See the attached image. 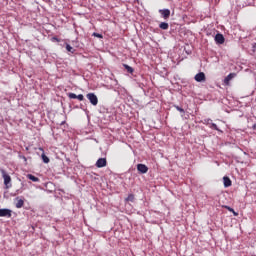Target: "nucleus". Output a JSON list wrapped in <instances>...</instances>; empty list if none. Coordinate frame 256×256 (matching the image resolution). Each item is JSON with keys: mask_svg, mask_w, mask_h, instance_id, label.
<instances>
[{"mask_svg": "<svg viewBox=\"0 0 256 256\" xmlns=\"http://www.w3.org/2000/svg\"><path fill=\"white\" fill-rule=\"evenodd\" d=\"M86 97L90 101L91 105L97 107V105L99 104V98H97V95H95V93H88Z\"/></svg>", "mask_w": 256, "mask_h": 256, "instance_id": "obj_1", "label": "nucleus"}, {"mask_svg": "<svg viewBox=\"0 0 256 256\" xmlns=\"http://www.w3.org/2000/svg\"><path fill=\"white\" fill-rule=\"evenodd\" d=\"M0 172L4 179V185L6 186V189H9V183H11V176H9V174H7V172L3 169H0Z\"/></svg>", "mask_w": 256, "mask_h": 256, "instance_id": "obj_2", "label": "nucleus"}, {"mask_svg": "<svg viewBox=\"0 0 256 256\" xmlns=\"http://www.w3.org/2000/svg\"><path fill=\"white\" fill-rule=\"evenodd\" d=\"M13 211L11 209L3 208L0 209V217H8L11 218Z\"/></svg>", "mask_w": 256, "mask_h": 256, "instance_id": "obj_3", "label": "nucleus"}, {"mask_svg": "<svg viewBox=\"0 0 256 256\" xmlns=\"http://www.w3.org/2000/svg\"><path fill=\"white\" fill-rule=\"evenodd\" d=\"M96 167L101 169L103 167H107V159L106 158H99L96 162Z\"/></svg>", "mask_w": 256, "mask_h": 256, "instance_id": "obj_4", "label": "nucleus"}, {"mask_svg": "<svg viewBox=\"0 0 256 256\" xmlns=\"http://www.w3.org/2000/svg\"><path fill=\"white\" fill-rule=\"evenodd\" d=\"M215 42H216L218 45H223V43H225V37L223 36V34H221V33L216 34V36H215Z\"/></svg>", "mask_w": 256, "mask_h": 256, "instance_id": "obj_5", "label": "nucleus"}, {"mask_svg": "<svg viewBox=\"0 0 256 256\" xmlns=\"http://www.w3.org/2000/svg\"><path fill=\"white\" fill-rule=\"evenodd\" d=\"M194 79L197 83H202V81H206L207 78L205 77V73L200 72L195 75Z\"/></svg>", "mask_w": 256, "mask_h": 256, "instance_id": "obj_6", "label": "nucleus"}, {"mask_svg": "<svg viewBox=\"0 0 256 256\" xmlns=\"http://www.w3.org/2000/svg\"><path fill=\"white\" fill-rule=\"evenodd\" d=\"M69 99H78V101H84L85 100V96H83V94H75V93H69L68 94Z\"/></svg>", "mask_w": 256, "mask_h": 256, "instance_id": "obj_7", "label": "nucleus"}, {"mask_svg": "<svg viewBox=\"0 0 256 256\" xmlns=\"http://www.w3.org/2000/svg\"><path fill=\"white\" fill-rule=\"evenodd\" d=\"M137 171H139V173L145 174L147 171H149V167H147L145 164H138Z\"/></svg>", "mask_w": 256, "mask_h": 256, "instance_id": "obj_8", "label": "nucleus"}, {"mask_svg": "<svg viewBox=\"0 0 256 256\" xmlns=\"http://www.w3.org/2000/svg\"><path fill=\"white\" fill-rule=\"evenodd\" d=\"M159 13L162 15L163 19H169V17H171V10L169 9L159 10Z\"/></svg>", "mask_w": 256, "mask_h": 256, "instance_id": "obj_9", "label": "nucleus"}, {"mask_svg": "<svg viewBox=\"0 0 256 256\" xmlns=\"http://www.w3.org/2000/svg\"><path fill=\"white\" fill-rule=\"evenodd\" d=\"M236 75L237 74H235V73H230L227 77H225L224 84L229 85V83H231V80L235 79Z\"/></svg>", "mask_w": 256, "mask_h": 256, "instance_id": "obj_10", "label": "nucleus"}, {"mask_svg": "<svg viewBox=\"0 0 256 256\" xmlns=\"http://www.w3.org/2000/svg\"><path fill=\"white\" fill-rule=\"evenodd\" d=\"M223 183H224V187H231V185H233V183L231 182V178L227 176L223 177Z\"/></svg>", "mask_w": 256, "mask_h": 256, "instance_id": "obj_11", "label": "nucleus"}, {"mask_svg": "<svg viewBox=\"0 0 256 256\" xmlns=\"http://www.w3.org/2000/svg\"><path fill=\"white\" fill-rule=\"evenodd\" d=\"M222 207H223V209H227V211H230V213H233L234 217H237L239 215V213L235 212V210L233 208H231L230 206L224 205Z\"/></svg>", "mask_w": 256, "mask_h": 256, "instance_id": "obj_12", "label": "nucleus"}, {"mask_svg": "<svg viewBox=\"0 0 256 256\" xmlns=\"http://www.w3.org/2000/svg\"><path fill=\"white\" fill-rule=\"evenodd\" d=\"M27 179H30V181H33L34 183H39V178H37L33 174H28Z\"/></svg>", "mask_w": 256, "mask_h": 256, "instance_id": "obj_13", "label": "nucleus"}, {"mask_svg": "<svg viewBox=\"0 0 256 256\" xmlns=\"http://www.w3.org/2000/svg\"><path fill=\"white\" fill-rule=\"evenodd\" d=\"M123 67H124V69H126V71L128 73L133 74L135 72V69H133V67H131V66L127 65V64H123Z\"/></svg>", "mask_w": 256, "mask_h": 256, "instance_id": "obj_14", "label": "nucleus"}, {"mask_svg": "<svg viewBox=\"0 0 256 256\" xmlns=\"http://www.w3.org/2000/svg\"><path fill=\"white\" fill-rule=\"evenodd\" d=\"M160 29H163V31H167L169 29V23L162 22L159 24Z\"/></svg>", "mask_w": 256, "mask_h": 256, "instance_id": "obj_15", "label": "nucleus"}, {"mask_svg": "<svg viewBox=\"0 0 256 256\" xmlns=\"http://www.w3.org/2000/svg\"><path fill=\"white\" fill-rule=\"evenodd\" d=\"M23 205H25V201H23V199H20L16 203V208L21 209V207H23Z\"/></svg>", "mask_w": 256, "mask_h": 256, "instance_id": "obj_16", "label": "nucleus"}, {"mask_svg": "<svg viewBox=\"0 0 256 256\" xmlns=\"http://www.w3.org/2000/svg\"><path fill=\"white\" fill-rule=\"evenodd\" d=\"M125 201H130L131 203H133V201H135V195L129 194Z\"/></svg>", "mask_w": 256, "mask_h": 256, "instance_id": "obj_17", "label": "nucleus"}, {"mask_svg": "<svg viewBox=\"0 0 256 256\" xmlns=\"http://www.w3.org/2000/svg\"><path fill=\"white\" fill-rule=\"evenodd\" d=\"M41 157H42L43 163H49V161H50L49 157H47V155H45V153H42Z\"/></svg>", "mask_w": 256, "mask_h": 256, "instance_id": "obj_18", "label": "nucleus"}, {"mask_svg": "<svg viewBox=\"0 0 256 256\" xmlns=\"http://www.w3.org/2000/svg\"><path fill=\"white\" fill-rule=\"evenodd\" d=\"M92 36H93V37H97L98 39H103V34H99V33H96V32H94V33L92 34Z\"/></svg>", "mask_w": 256, "mask_h": 256, "instance_id": "obj_19", "label": "nucleus"}, {"mask_svg": "<svg viewBox=\"0 0 256 256\" xmlns=\"http://www.w3.org/2000/svg\"><path fill=\"white\" fill-rule=\"evenodd\" d=\"M66 50L69 52V53H73V47L69 44L66 45Z\"/></svg>", "mask_w": 256, "mask_h": 256, "instance_id": "obj_20", "label": "nucleus"}, {"mask_svg": "<svg viewBox=\"0 0 256 256\" xmlns=\"http://www.w3.org/2000/svg\"><path fill=\"white\" fill-rule=\"evenodd\" d=\"M211 129H214L215 131H220L219 130V127H217V124L215 123H212L211 126H210Z\"/></svg>", "mask_w": 256, "mask_h": 256, "instance_id": "obj_21", "label": "nucleus"}, {"mask_svg": "<svg viewBox=\"0 0 256 256\" xmlns=\"http://www.w3.org/2000/svg\"><path fill=\"white\" fill-rule=\"evenodd\" d=\"M177 111H179L180 113H185V110L179 106H176Z\"/></svg>", "mask_w": 256, "mask_h": 256, "instance_id": "obj_22", "label": "nucleus"}, {"mask_svg": "<svg viewBox=\"0 0 256 256\" xmlns=\"http://www.w3.org/2000/svg\"><path fill=\"white\" fill-rule=\"evenodd\" d=\"M40 151H43V148H39Z\"/></svg>", "mask_w": 256, "mask_h": 256, "instance_id": "obj_23", "label": "nucleus"}]
</instances>
